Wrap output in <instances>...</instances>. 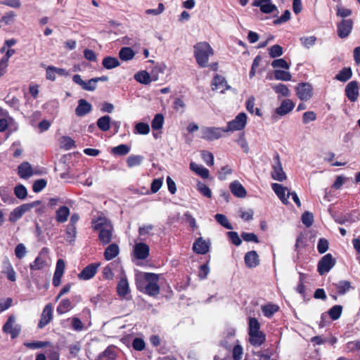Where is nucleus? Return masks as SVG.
<instances>
[{"label": "nucleus", "mask_w": 360, "mask_h": 360, "mask_svg": "<svg viewBox=\"0 0 360 360\" xmlns=\"http://www.w3.org/2000/svg\"><path fill=\"white\" fill-rule=\"evenodd\" d=\"M93 229L98 231L99 242L105 245L110 243L112 238L113 226L111 222L105 217H98L92 221Z\"/></svg>", "instance_id": "1"}, {"label": "nucleus", "mask_w": 360, "mask_h": 360, "mask_svg": "<svg viewBox=\"0 0 360 360\" xmlns=\"http://www.w3.org/2000/svg\"><path fill=\"white\" fill-rule=\"evenodd\" d=\"M194 57L200 68L208 66L209 58L214 55V50L207 41L198 42L193 46Z\"/></svg>", "instance_id": "2"}, {"label": "nucleus", "mask_w": 360, "mask_h": 360, "mask_svg": "<svg viewBox=\"0 0 360 360\" xmlns=\"http://www.w3.org/2000/svg\"><path fill=\"white\" fill-rule=\"evenodd\" d=\"M143 277L147 282L144 292L150 297H157L160 291L158 285L159 275L154 273L144 272L143 273Z\"/></svg>", "instance_id": "3"}, {"label": "nucleus", "mask_w": 360, "mask_h": 360, "mask_svg": "<svg viewBox=\"0 0 360 360\" xmlns=\"http://www.w3.org/2000/svg\"><path fill=\"white\" fill-rule=\"evenodd\" d=\"M201 138L212 141L220 139L224 133H226L224 127H204L201 129Z\"/></svg>", "instance_id": "4"}, {"label": "nucleus", "mask_w": 360, "mask_h": 360, "mask_svg": "<svg viewBox=\"0 0 360 360\" xmlns=\"http://www.w3.org/2000/svg\"><path fill=\"white\" fill-rule=\"evenodd\" d=\"M15 323V317L13 315H11L2 328L3 332L9 334L12 339L18 338L21 332V326Z\"/></svg>", "instance_id": "5"}, {"label": "nucleus", "mask_w": 360, "mask_h": 360, "mask_svg": "<svg viewBox=\"0 0 360 360\" xmlns=\"http://www.w3.org/2000/svg\"><path fill=\"white\" fill-rule=\"evenodd\" d=\"M336 260L330 253L325 255L318 262L317 271L321 276L328 273L335 265Z\"/></svg>", "instance_id": "6"}, {"label": "nucleus", "mask_w": 360, "mask_h": 360, "mask_svg": "<svg viewBox=\"0 0 360 360\" xmlns=\"http://www.w3.org/2000/svg\"><path fill=\"white\" fill-rule=\"evenodd\" d=\"M247 123V115L245 112H240L231 121L227 123L225 128L226 132L240 131L243 129Z\"/></svg>", "instance_id": "7"}, {"label": "nucleus", "mask_w": 360, "mask_h": 360, "mask_svg": "<svg viewBox=\"0 0 360 360\" xmlns=\"http://www.w3.org/2000/svg\"><path fill=\"white\" fill-rule=\"evenodd\" d=\"M360 84L356 80L350 81L345 88V95L352 103H355L359 96Z\"/></svg>", "instance_id": "8"}, {"label": "nucleus", "mask_w": 360, "mask_h": 360, "mask_svg": "<svg viewBox=\"0 0 360 360\" xmlns=\"http://www.w3.org/2000/svg\"><path fill=\"white\" fill-rule=\"evenodd\" d=\"M353 20L352 19H342L337 25L338 35L340 38L344 39L347 37L353 28Z\"/></svg>", "instance_id": "9"}, {"label": "nucleus", "mask_w": 360, "mask_h": 360, "mask_svg": "<svg viewBox=\"0 0 360 360\" xmlns=\"http://www.w3.org/2000/svg\"><path fill=\"white\" fill-rule=\"evenodd\" d=\"M117 292L120 297L126 300H130L131 299L129 283L125 275L120 278L117 283Z\"/></svg>", "instance_id": "10"}, {"label": "nucleus", "mask_w": 360, "mask_h": 360, "mask_svg": "<svg viewBox=\"0 0 360 360\" xmlns=\"http://www.w3.org/2000/svg\"><path fill=\"white\" fill-rule=\"evenodd\" d=\"M296 94L301 101H308L312 96V86L309 83H300L296 87Z\"/></svg>", "instance_id": "11"}, {"label": "nucleus", "mask_w": 360, "mask_h": 360, "mask_svg": "<svg viewBox=\"0 0 360 360\" xmlns=\"http://www.w3.org/2000/svg\"><path fill=\"white\" fill-rule=\"evenodd\" d=\"M49 253V248H43L39 255L35 258L34 261L30 264V268L32 271L41 270L46 264L45 256Z\"/></svg>", "instance_id": "12"}, {"label": "nucleus", "mask_w": 360, "mask_h": 360, "mask_svg": "<svg viewBox=\"0 0 360 360\" xmlns=\"http://www.w3.org/2000/svg\"><path fill=\"white\" fill-rule=\"evenodd\" d=\"M271 176L273 179L278 181H283L286 179L287 176L283 169L280 159H276L274 162L272 164Z\"/></svg>", "instance_id": "13"}, {"label": "nucleus", "mask_w": 360, "mask_h": 360, "mask_svg": "<svg viewBox=\"0 0 360 360\" xmlns=\"http://www.w3.org/2000/svg\"><path fill=\"white\" fill-rule=\"evenodd\" d=\"M271 188L283 204L288 205L289 203L290 191H288L287 187L277 183H273L271 184Z\"/></svg>", "instance_id": "14"}, {"label": "nucleus", "mask_w": 360, "mask_h": 360, "mask_svg": "<svg viewBox=\"0 0 360 360\" xmlns=\"http://www.w3.org/2000/svg\"><path fill=\"white\" fill-rule=\"evenodd\" d=\"M56 75L67 77L69 75L68 72L60 68L49 65L46 68V78L48 80L53 82L56 79Z\"/></svg>", "instance_id": "15"}, {"label": "nucleus", "mask_w": 360, "mask_h": 360, "mask_svg": "<svg viewBox=\"0 0 360 360\" xmlns=\"http://www.w3.org/2000/svg\"><path fill=\"white\" fill-rule=\"evenodd\" d=\"M99 264L91 263L84 267L82 271L78 274V278L80 280H89L92 278L98 271Z\"/></svg>", "instance_id": "16"}, {"label": "nucleus", "mask_w": 360, "mask_h": 360, "mask_svg": "<svg viewBox=\"0 0 360 360\" xmlns=\"http://www.w3.org/2000/svg\"><path fill=\"white\" fill-rule=\"evenodd\" d=\"M53 308L50 304L45 306L41 315L40 320L38 323V328L41 329L48 325L52 320Z\"/></svg>", "instance_id": "17"}, {"label": "nucleus", "mask_w": 360, "mask_h": 360, "mask_svg": "<svg viewBox=\"0 0 360 360\" xmlns=\"http://www.w3.org/2000/svg\"><path fill=\"white\" fill-rule=\"evenodd\" d=\"M252 6L259 7L264 13H271L277 9L276 6L271 4V0H254Z\"/></svg>", "instance_id": "18"}, {"label": "nucleus", "mask_w": 360, "mask_h": 360, "mask_svg": "<svg viewBox=\"0 0 360 360\" xmlns=\"http://www.w3.org/2000/svg\"><path fill=\"white\" fill-rule=\"evenodd\" d=\"M34 174V169L28 162H22L18 167V174L21 179H27Z\"/></svg>", "instance_id": "19"}, {"label": "nucleus", "mask_w": 360, "mask_h": 360, "mask_svg": "<svg viewBox=\"0 0 360 360\" xmlns=\"http://www.w3.org/2000/svg\"><path fill=\"white\" fill-rule=\"evenodd\" d=\"M92 110V105L85 99H79L78 105L75 109V114L77 117H83Z\"/></svg>", "instance_id": "20"}, {"label": "nucleus", "mask_w": 360, "mask_h": 360, "mask_svg": "<svg viewBox=\"0 0 360 360\" xmlns=\"http://www.w3.org/2000/svg\"><path fill=\"white\" fill-rule=\"evenodd\" d=\"M149 246L144 243H139L134 246V255L139 259H145L149 255Z\"/></svg>", "instance_id": "21"}, {"label": "nucleus", "mask_w": 360, "mask_h": 360, "mask_svg": "<svg viewBox=\"0 0 360 360\" xmlns=\"http://www.w3.org/2000/svg\"><path fill=\"white\" fill-rule=\"evenodd\" d=\"M244 261L248 268H255L259 264V255L255 250L248 252L244 257Z\"/></svg>", "instance_id": "22"}, {"label": "nucleus", "mask_w": 360, "mask_h": 360, "mask_svg": "<svg viewBox=\"0 0 360 360\" xmlns=\"http://www.w3.org/2000/svg\"><path fill=\"white\" fill-rule=\"evenodd\" d=\"M209 244L202 238L195 240L193 245V250L197 254L205 255L209 251Z\"/></svg>", "instance_id": "23"}, {"label": "nucleus", "mask_w": 360, "mask_h": 360, "mask_svg": "<svg viewBox=\"0 0 360 360\" xmlns=\"http://www.w3.org/2000/svg\"><path fill=\"white\" fill-rule=\"evenodd\" d=\"M295 107V103L290 99L283 101L281 105L276 109V113L278 115L283 116L289 113Z\"/></svg>", "instance_id": "24"}, {"label": "nucleus", "mask_w": 360, "mask_h": 360, "mask_svg": "<svg viewBox=\"0 0 360 360\" xmlns=\"http://www.w3.org/2000/svg\"><path fill=\"white\" fill-rule=\"evenodd\" d=\"M230 190L233 195L238 198H245L247 192L245 188L238 181H235L230 184Z\"/></svg>", "instance_id": "25"}, {"label": "nucleus", "mask_w": 360, "mask_h": 360, "mask_svg": "<svg viewBox=\"0 0 360 360\" xmlns=\"http://www.w3.org/2000/svg\"><path fill=\"white\" fill-rule=\"evenodd\" d=\"M250 343L254 347L262 345L266 341V335L262 331L249 335Z\"/></svg>", "instance_id": "26"}, {"label": "nucleus", "mask_w": 360, "mask_h": 360, "mask_svg": "<svg viewBox=\"0 0 360 360\" xmlns=\"http://www.w3.org/2000/svg\"><path fill=\"white\" fill-rule=\"evenodd\" d=\"M28 212L27 207L25 204H22L17 207H15L9 215V221L11 222H15L19 219L22 217V216Z\"/></svg>", "instance_id": "27"}, {"label": "nucleus", "mask_w": 360, "mask_h": 360, "mask_svg": "<svg viewBox=\"0 0 360 360\" xmlns=\"http://www.w3.org/2000/svg\"><path fill=\"white\" fill-rule=\"evenodd\" d=\"M119 246L115 243L110 244L104 251V258L108 261L111 260L116 257L119 255Z\"/></svg>", "instance_id": "28"}, {"label": "nucleus", "mask_w": 360, "mask_h": 360, "mask_svg": "<svg viewBox=\"0 0 360 360\" xmlns=\"http://www.w3.org/2000/svg\"><path fill=\"white\" fill-rule=\"evenodd\" d=\"M352 70L350 67H345L335 76V79L346 82L352 77Z\"/></svg>", "instance_id": "29"}, {"label": "nucleus", "mask_w": 360, "mask_h": 360, "mask_svg": "<svg viewBox=\"0 0 360 360\" xmlns=\"http://www.w3.org/2000/svg\"><path fill=\"white\" fill-rule=\"evenodd\" d=\"M70 215V209L66 206L60 207L56 212V220L58 223H64Z\"/></svg>", "instance_id": "30"}, {"label": "nucleus", "mask_w": 360, "mask_h": 360, "mask_svg": "<svg viewBox=\"0 0 360 360\" xmlns=\"http://www.w3.org/2000/svg\"><path fill=\"white\" fill-rule=\"evenodd\" d=\"M331 286L337 290L339 295H344L352 288L351 283L348 281H340L338 283H332Z\"/></svg>", "instance_id": "31"}, {"label": "nucleus", "mask_w": 360, "mask_h": 360, "mask_svg": "<svg viewBox=\"0 0 360 360\" xmlns=\"http://www.w3.org/2000/svg\"><path fill=\"white\" fill-rule=\"evenodd\" d=\"M279 310V307L277 304L269 303L262 306V311L264 316L271 318L274 314Z\"/></svg>", "instance_id": "32"}, {"label": "nucleus", "mask_w": 360, "mask_h": 360, "mask_svg": "<svg viewBox=\"0 0 360 360\" xmlns=\"http://www.w3.org/2000/svg\"><path fill=\"white\" fill-rule=\"evenodd\" d=\"M102 65L105 69L111 70L118 67L120 63L115 57L106 56L103 59Z\"/></svg>", "instance_id": "33"}, {"label": "nucleus", "mask_w": 360, "mask_h": 360, "mask_svg": "<svg viewBox=\"0 0 360 360\" xmlns=\"http://www.w3.org/2000/svg\"><path fill=\"white\" fill-rule=\"evenodd\" d=\"M212 89H218L226 86V89H229L230 86L227 85L225 78L219 75H216L212 82Z\"/></svg>", "instance_id": "34"}, {"label": "nucleus", "mask_w": 360, "mask_h": 360, "mask_svg": "<svg viewBox=\"0 0 360 360\" xmlns=\"http://www.w3.org/2000/svg\"><path fill=\"white\" fill-rule=\"evenodd\" d=\"M190 168L192 171L200 176L202 178L207 179L209 176V170L202 165L191 162Z\"/></svg>", "instance_id": "35"}, {"label": "nucleus", "mask_w": 360, "mask_h": 360, "mask_svg": "<svg viewBox=\"0 0 360 360\" xmlns=\"http://www.w3.org/2000/svg\"><path fill=\"white\" fill-rule=\"evenodd\" d=\"M154 226L153 224H143L139 229V236L141 240H146L148 236L153 235L151 231L153 230Z\"/></svg>", "instance_id": "36"}, {"label": "nucleus", "mask_w": 360, "mask_h": 360, "mask_svg": "<svg viewBox=\"0 0 360 360\" xmlns=\"http://www.w3.org/2000/svg\"><path fill=\"white\" fill-rule=\"evenodd\" d=\"M134 56L135 53L130 47H122L119 51V57L122 60H130Z\"/></svg>", "instance_id": "37"}, {"label": "nucleus", "mask_w": 360, "mask_h": 360, "mask_svg": "<svg viewBox=\"0 0 360 360\" xmlns=\"http://www.w3.org/2000/svg\"><path fill=\"white\" fill-rule=\"evenodd\" d=\"M134 79L143 84H149L152 81L149 73L146 70H141L136 73Z\"/></svg>", "instance_id": "38"}, {"label": "nucleus", "mask_w": 360, "mask_h": 360, "mask_svg": "<svg viewBox=\"0 0 360 360\" xmlns=\"http://www.w3.org/2000/svg\"><path fill=\"white\" fill-rule=\"evenodd\" d=\"M110 117L109 115H104L97 120L98 127L103 131H107L110 128Z\"/></svg>", "instance_id": "39"}, {"label": "nucleus", "mask_w": 360, "mask_h": 360, "mask_svg": "<svg viewBox=\"0 0 360 360\" xmlns=\"http://www.w3.org/2000/svg\"><path fill=\"white\" fill-rule=\"evenodd\" d=\"M14 127V130L16 129V123L13 117L0 118V132H4L8 127Z\"/></svg>", "instance_id": "40"}, {"label": "nucleus", "mask_w": 360, "mask_h": 360, "mask_svg": "<svg viewBox=\"0 0 360 360\" xmlns=\"http://www.w3.org/2000/svg\"><path fill=\"white\" fill-rule=\"evenodd\" d=\"M130 150V147L126 144H120L111 149V153L113 155L124 156L128 154Z\"/></svg>", "instance_id": "41"}, {"label": "nucleus", "mask_w": 360, "mask_h": 360, "mask_svg": "<svg viewBox=\"0 0 360 360\" xmlns=\"http://www.w3.org/2000/svg\"><path fill=\"white\" fill-rule=\"evenodd\" d=\"M260 323L256 318L250 317L248 320V335L258 333L260 330Z\"/></svg>", "instance_id": "42"}, {"label": "nucleus", "mask_w": 360, "mask_h": 360, "mask_svg": "<svg viewBox=\"0 0 360 360\" xmlns=\"http://www.w3.org/2000/svg\"><path fill=\"white\" fill-rule=\"evenodd\" d=\"M14 194L20 200H25L27 196V190L22 184H18L14 187Z\"/></svg>", "instance_id": "43"}, {"label": "nucleus", "mask_w": 360, "mask_h": 360, "mask_svg": "<svg viewBox=\"0 0 360 360\" xmlns=\"http://www.w3.org/2000/svg\"><path fill=\"white\" fill-rule=\"evenodd\" d=\"M4 272L7 274V278L8 280L11 281H15L16 280V274L14 271L11 264L7 261L4 262Z\"/></svg>", "instance_id": "44"}, {"label": "nucleus", "mask_w": 360, "mask_h": 360, "mask_svg": "<svg viewBox=\"0 0 360 360\" xmlns=\"http://www.w3.org/2000/svg\"><path fill=\"white\" fill-rule=\"evenodd\" d=\"M72 309V303L68 299H63L57 307V312L63 314Z\"/></svg>", "instance_id": "45"}, {"label": "nucleus", "mask_w": 360, "mask_h": 360, "mask_svg": "<svg viewBox=\"0 0 360 360\" xmlns=\"http://www.w3.org/2000/svg\"><path fill=\"white\" fill-rule=\"evenodd\" d=\"M214 219L223 227L229 230L233 229L231 223L229 221L227 217L224 214H216L214 215Z\"/></svg>", "instance_id": "46"}, {"label": "nucleus", "mask_w": 360, "mask_h": 360, "mask_svg": "<svg viewBox=\"0 0 360 360\" xmlns=\"http://www.w3.org/2000/svg\"><path fill=\"white\" fill-rule=\"evenodd\" d=\"M274 78L277 80L290 81L291 74L289 72L281 70H275L274 72Z\"/></svg>", "instance_id": "47"}, {"label": "nucleus", "mask_w": 360, "mask_h": 360, "mask_svg": "<svg viewBox=\"0 0 360 360\" xmlns=\"http://www.w3.org/2000/svg\"><path fill=\"white\" fill-rule=\"evenodd\" d=\"M164 124V117L162 114H156L152 120L151 127L153 130H159L162 128Z\"/></svg>", "instance_id": "48"}, {"label": "nucleus", "mask_w": 360, "mask_h": 360, "mask_svg": "<svg viewBox=\"0 0 360 360\" xmlns=\"http://www.w3.org/2000/svg\"><path fill=\"white\" fill-rule=\"evenodd\" d=\"M255 106V98L253 96H251L248 98V99L246 101V109L247 110L251 113H255V115L261 117L262 113L260 112V110L258 108H254Z\"/></svg>", "instance_id": "49"}, {"label": "nucleus", "mask_w": 360, "mask_h": 360, "mask_svg": "<svg viewBox=\"0 0 360 360\" xmlns=\"http://www.w3.org/2000/svg\"><path fill=\"white\" fill-rule=\"evenodd\" d=\"M60 147L66 150L75 146V141L70 136H63L59 139Z\"/></svg>", "instance_id": "50"}, {"label": "nucleus", "mask_w": 360, "mask_h": 360, "mask_svg": "<svg viewBox=\"0 0 360 360\" xmlns=\"http://www.w3.org/2000/svg\"><path fill=\"white\" fill-rule=\"evenodd\" d=\"M342 312V307L341 305H334L328 310V315L332 320L335 321L338 319Z\"/></svg>", "instance_id": "51"}, {"label": "nucleus", "mask_w": 360, "mask_h": 360, "mask_svg": "<svg viewBox=\"0 0 360 360\" xmlns=\"http://www.w3.org/2000/svg\"><path fill=\"white\" fill-rule=\"evenodd\" d=\"M24 345L27 348L36 349L50 346L51 342L48 341H34L30 342H25L24 343Z\"/></svg>", "instance_id": "52"}, {"label": "nucleus", "mask_w": 360, "mask_h": 360, "mask_svg": "<svg viewBox=\"0 0 360 360\" xmlns=\"http://www.w3.org/2000/svg\"><path fill=\"white\" fill-rule=\"evenodd\" d=\"M269 50V54L271 58H274L276 57H279L283 55V48L278 45L275 44L268 49Z\"/></svg>", "instance_id": "53"}, {"label": "nucleus", "mask_w": 360, "mask_h": 360, "mask_svg": "<svg viewBox=\"0 0 360 360\" xmlns=\"http://www.w3.org/2000/svg\"><path fill=\"white\" fill-rule=\"evenodd\" d=\"M67 240L70 243L75 241L77 236L76 226L68 224L65 230Z\"/></svg>", "instance_id": "54"}, {"label": "nucleus", "mask_w": 360, "mask_h": 360, "mask_svg": "<svg viewBox=\"0 0 360 360\" xmlns=\"http://www.w3.org/2000/svg\"><path fill=\"white\" fill-rule=\"evenodd\" d=\"M274 91L276 94H280L283 96L288 97L290 96V90L288 86L283 84H278L273 86Z\"/></svg>", "instance_id": "55"}, {"label": "nucleus", "mask_w": 360, "mask_h": 360, "mask_svg": "<svg viewBox=\"0 0 360 360\" xmlns=\"http://www.w3.org/2000/svg\"><path fill=\"white\" fill-rule=\"evenodd\" d=\"M150 131L148 124L144 122H139L135 126V133L139 134H148Z\"/></svg>", "instance_id": "56"}, {"label": "nucleus", "mask_w": 360, "mask_h": 360, "mask_svg": "<svg viewBox=\"0 0 360 360\" xmlns=\"http://www.w3.org/2000/svg\"><path fill=\"white\" fill-rule=\"evenodd\" d=\"M47 184V181L44 179H37L34 181L32 185V190L34 193L41 192Z\"/></svg>", "instance_id": "57"}, {"label": "nucleus", "mask_w": 360, "mask_h": 360, "mask_svg": "<svg viewBox=\"0 0 360 360\" xmlns=\"http://www.w3.org/2000/svg\"><path fill=\"white\" fill-rule=\"evenodd\" d=\"M290 12L289 10H285L284 13L278 18L273 21L274 25H281L288 22L290 19Z\"/></svg>", "instance_id": "58"}, {"label": "nucleus", "mask_w": 360, "mask_h": 360, "mask_svg": "<svg viewBox=\"0 0 360 360\" xmlns=\"http://www.w3.org/2000/svg\"><path fill=\"white\" fill-rule=\"evenodd\" d=\"M198 191L205 197L210 198L212 197V191L210 188L202 182H198L197 185Z\"/></svg>", "instance_id": "59"}, {"label": "nucleus", "mask_w": 360, "mask_h": 360, "mask_svg": "<svg viewBox=\"0 0 360 360\" xmlns=\"http://www.w3.org/2000/svg\"><path fill=\"white\" fill-rule=\"evenodd\" d=\"M301 219L303 224L307 227H310L314 223V216L312 213L309 212H304L302 215Z\"/></svg>", "instance_id": "60"}, {"label": "nucleus", "mask_w": 360, "mask_h": 360, "mask_svg": "<svg viewBox=\"0 0 360 360\" xmlns=\"http://www.w3.org/2000/svg\"><path fill=\"white\" fill-rule=\"evenodd\" d=\"M316 38L314 36L311 37H302L300 38L302 44L307 49H309L315 44Z\"/></svg>", "instance_id": "61"}, {"label": "nucleus", "mask_w": 360, "mask_h": 360, "mask_svg": "<svg viewBox=\"0 0 360 360\" xmlns=\"http://www.w3.org/2000/svg\"><path fill=\"white\" fill-rule=\"evenodd\" d=\"M328 249V241L324 238H321L319 240L317 244V250L320 254L325 253Z\"/></svg>", "instance_id": "62"}, {"label": "nucleus", "mask_w": 360, "mask_h": 360, "mask_svg": "<svg viewBox=\"0 0 360 360\" xmlns=\"http://www.w3.org/2000/svg\"><path fill=\"white\" fill-rule=\"evenodd\" d=\"M271 65L274 68H281L285 70H288L290 68L289 64L283 58L274 60L271 63Z\"/></svg>", "instance_id": "63"}, {"label": "nucleus", "mask_w": 360, "mask_h": 360, "mask_svg": "<svg viewBox=\"0 0 360 360\" xmlns=\"http://www.w3.org/2000/svg\"><path fill=\"white\" fill-rule=\"evenodd\" d=\"M27 253L26 248L24 244L19 243L15 248V255L18 259L23 258Z\"/></svg>", "instance_id": "64"}]
</instances>
